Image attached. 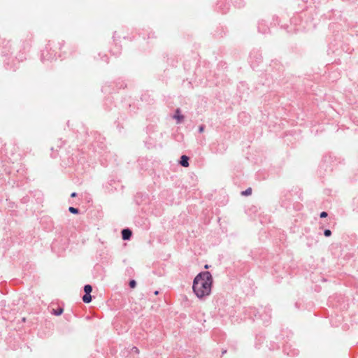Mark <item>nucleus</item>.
Returning a JSON list of instances; mask_svg holds the SVG:
<instances>
[{
  "label": "nucleus",
  "instance_id": "obj_1",
  "mask_svg": "<svg viewBox=\"0 0 358 358\" xmlns=\"http://www.w3.org/2000/svg\"><path fill=\"white\" fill-rule=\"evenodd\" d=\"M213 282V278L210 271L199 272L192 282L193 293L200 300L206 299L211 294Z\"/></svg>",
  "mask_w": 358,
  "mask_h": 358
},
{
  "label": "nucleus",
  "instance_id": "obj_2",
  "mask_svg": "<svg viewBox=\"0 0 358 358\" xmlns=\"http://www.w3.org/2000/svg\"><path fill=\"white\" fill-rule=\"evenodd\" d=\"M126 87L127 84L124 83V81L121 78H118L114 83H106L102 87L101 91L104 94H111L113 93H117L118 92L119 90L124 89Z\"/></svg>",
  "mask_w": 358,
  "mask_h": 358
},
{
  "label": "nucleus",
  "instance_id": "obj_3",
  "mask_svg": "<svg viewBox=\"0 0 358 358\" xmlns=\"http://www.w3.org/2000/svg\"><path fill=\"white\" fill-rule=\"evenodd\" d=\"M56 55L57 52L55 50H52V47L50 43H49L45 48L41 51V61H52L54 59H56Z\"/></svg>",
  "mask_w": 358,
  "mask_h": 358
},
{
  "label": "nucleus",
  "instance_id": "obj_4",
  "mask_svg": "<svg viewBox=\"0 0 358 358\" xmlns=\"http://www.w3.org/2000/svg\"><path fill=\"white\" fill-rule=\"evenodd\" d=\"M11 49L12 46L9 40L0 38V54H1L3 57H7L8 55L11 54Z\"/></svg>",
  "mask_w": 358,
  "mask_h": 358
},
{
  "label": "nucleus",
  "instance_id": "obj_5",
  "mask_svg": "<svg viewBox=\"0 0 358 358\" xmlns=\"http://www.w3.org/2000/svg\"><path fill=\"white\" fill-rule=\"evenodd\" d=\"M259 320L263 321V323L267 325L271 318V308L270 307L261 308V315H259Z\"/></svg>",
  "mask_w": 358,
  "mask_h": 358
},
{
  "label": "nucleus",
  "instance_id": "obj_6",
  "mask_svg": "<svg viewBox=\"0 0 358 358\" xmlns=\"http://www.w3.org/2000/svg\"><path fill=\"white\" fill-rule=\"evenodd\" d=\"M77 156L73 157V155L66 154V156L62 157L61 165L65 168L71 167L76 164Z\"/></svg>",
  "mask_w": 358,
  "mask_h": 358
},
{
  "label": "nucleus",
  "instance_id": "obj_7",
  "mask_svg": "<svg viewBox=\"0 0 358 358\" xmlns=\"http://www.w3.org/2000/svg\"><path fill=\"white\" fill-rule=\"evenodd\" d=\"M85 294L83 296L82 299L85 303H90L92 301L93 296L91 295L92 291V286L90 284L85 285L83 287Z\"/></svg>",
  "mask_w": 358,
  "mask_h": 358
},
{
  "label": "nucleus",
  "instance_id": "obj_8",
  "mask_svg": "<svg viewBox=\"0 0 358 358\" xmlns=\"http://www.w3.org/2000/svg\"><path fill=\"white\" fill-rule=\"evenodd\" d=\"M230 8V6L224 1L220 0L217 3L216 10L223 14L227 13Z\"/></svg>",
  "mask_w": 358,
  "mask_h": 358
},
{
  "label": "nucleus",
  "instance_id": "obj_9",
  "mask_svg": "<svg viewBox=\"0 0 358 358\" xmlns=\"http://www.w3.org/2000/svg\"><path fill=\"white\" fill-rule=\"evenodd\" d=\"M127 120V117L124 114H120L115 122L117 129L121 131L124 129V122Z\"/></svg>",
  "mask_w": 358,
  "mask_h": 358
},
{
  "label": "nucleus",
  "instance_id": "obj_10",
  "mask_svg": "<svg viewBox=\"0 0 358 358\" xmlns=\"http://www.w3.org/2000/svg\"><path fill=\"white\" fill-rule=\"evenodd\" d=\"M270 67L275 70L278 73H281L284 70V67L282 64L277 59H273L270 64Z\"/></svg>",
  "mask_w": 358,
  "mask_h": 358
},
{
  "label": "nucleus",
  "instance_id": "obj_11",
  "mask_svg": "<svg viewBox=\"0 0 358 358\" xmlns=\"http://www.w3.org/2000/svg\"><path fill=\"white\" fill-rule=\"evenodd\" d=\"M121 235H122V240L129 241V240H131V238L132 237L133 232H132L131 229H130L129 228H124V229H122Z\"/></svg>",
  "mask_w": 358,
  "mask_h": 358
},
{
  "label": "nucleus",
  "instance_id": "obj_12",
  "mask_svg": "<svg viewBox=\"0 0 358 358\" xmlns=\"http://www.w3.org/2000/svg\"><path fill=\"white\" fill-rule=\"evenodd\" d=\"M189 157L186 155H182L180 156V159L178 160V164L185 168H187L189 166Z\"/></svg>",
  "mask_w": 358,
  "mask_h": 358
},
{
  "label": "nucleus",
  "instance_id": "obj_13",
  "mask_svg": "<svg viewBox=\"0 0 358 358\" xmlns=\"http://www.w3.org/2000/svg\"><path fill=\"white\" fill-rule=\"evenodd\" d=\"M173 117V119L176 120V121L178 124L182 123L185 119V116L181 113V110L180 108H177L175 110Z\"/></svg>",
  "mask_w": 358,
  "mask_h": 358
},
{
  "label": "nucleus",
  "instance_id": "obj_14",
  "mask_svg": "<svg viewBox=\"0 0 358 358\" xmlns=\"http://www.w3.org/2000/svg\"><path fill=\"white\" fill-rule=\"evenodd\" d=\"M259 315H261V309H257L256 308H250L249 315L250 317H252L253 320H259Z\"/></svg>",
  "mask_w": 358,
  "mask_h": 358
},
{
  "label": "nucleus",
  "instance_id": "obj_15",
  "mask_svg": "<svg viewBox=\"0 0 358 358\" xmlns=\"http://www.w3.org/2000/svg\"><path fill=\"white\" fill-rule=\"evenodd\" d=\"M258 31L262 34H267L269 31L268 27L264 23V21H260L257 26Z\"/></svg>",
  "mask_w": 358,
  "mask_h": 358
},
{
  "label": "nucleus",
  "instance_id": "obj_16",
  "mask_svg": "<svg viewBox=\"0 0 358 358\" xmlns=\"http://www.w3.org/2000/svg\"><path fill=\"white\" fill-rule=\"evenodd\" d=\"M290 348L291 347L289 345H285L283 350L284 352L290 357L296 356L299 354L298 350L294 349L293 350H292Z\"/></svg>",
  "mask_w": 358,
  "mask_h": 358
},
{
  "label": "nucleus",
  "instance_id": "obj_17",
  "mask_svg": "<svg viewBox=\"0 0 358 358\" xmlns=\"http://www.w3.org/2000/svg\"><path fill=\"white\" fill-rule=\"evenodd\" d=\"M0 306L2 307L3 306V308H1V316L4 319V320H10V317L8 316V309H6L5 307H6V305H5V302L4 301H1L0 303Z\"/></svg>",
  "mask_w": 358,
  "mask_h": 358
},
{
  "label": "nucleus",
  "instance_id": "obj_18",
  "mask_svg": "<svg viewBox=\"0 0 358 358\" xmlns=\"http://www.w3.org/2000/svg\"><path fill=\"white\" fill-rule=\"evenodd\" d=\"M31 38L32 36L31 35L25 41L23 42V50L24 51H29L31 46Z\"/></svg>",
  "mask_w": 358,
  "mask_h": 358
},
{
  "label": "nucleus",
  "instance_id": "obj_19",
  "mask_svg": "<svg viewBox=\"0 0 358 358\" xmlns=\"http://www.w3.org/2000/svg\"><path fill=\"white\" fill-rule=\"evenodd\" d=\"M113 101V98L110 96L106 97L104 100L103 106L105 107V109L107 110H110L111 109L110 106L109 105H112Z\"/></svg>",
  "mask_w": 358,
  "mask_h": 358
},
{
  "label": "nucleus",
  "instance_id": "obj_20",
  "mask_svg": "<svg viewBox=\"0 0 358 358\" xmlns=\"http://www.w3.org/2000/svg\"><path fill=\"white\" fill-rule=\"evenodd\" d=\"M250 59L253 60L255 59V61L257 62V64L262 62V56L261 54H258L257 52H252L250 54Z\"/></svg>",
  "mask_w": 358,
  "mask_h": 358
},
{
  "label": "nucleus",
  "instance_id": "obj_21",
  "mask_svg": "<svg viewBox=\"0 0 358 358\" xmlns=\"http://www.w3.org/2000/svg\"><path fill=\"white\" fill-rule=\"evenodd\" d=\"M113 41L115 42V47L117 48V50H115V51L114 50L111 49V50H110V52H111L113 55H115L117 56L118 55H120V50H121V49H120V48H118V47H117V43H116V40H117V39H116V31H115V32L113 33Z\"/></svg>",
  "mask_w": 358,
  "mask_h": 358
},
{
  "label": "nucleus",
  "instance_id": "obj_22",
  "mask_svg": "<svg viewBox=\"0 0 358 358\" xmlns=\"http://www.w3.org/2000/svg\"><path fill=\"white\" fill-rule=\"evenodd\" d=\"M235 7L241 8L244 6V0H230Z\"/></svg>",
  "mask_w": 358,
  "mask_h": 358
},
{
  "label": "nucleus",
  "instance_id": "obj_23",
  "mask_svg": "<svg viewBox=\"0 0 358 358\" xmlns=\"http://www.w3.org/2000/svg\"><path fill=\"white\" fill-rule=\"evenodd\" d=\"M63 312H64V308L62 307H58L56 309H52L51 311V313L54 315L59 316L63 313Z\"/></svg>",
  "mask_w": 358,
  "mask_h": 358
},
{
  "label": "nucleus",
  "instance_id": "obj_24",
  "mask_svg": "<svg viewBox=\"0 0 358 358\" xmlns=\"http://www.w3.org/2000/svg\"><path fill=\"white\" fill-rule=\"evenodd\" d=\"M306 239L308 240V242L306 243L307 246L310 248L313 245L314 243H317V240H314L313 237L310 236H306Z\"/></svg>",
  "mask_w": 358,
  "mask_h": 358
},
{
  "label": "nucleus",
  "instance_id": "obj_25",
  "mask_svg": "<svg viewBox=\"0 0 358 358\" xmlns=\"http://www.w3.org/2000/svg\"><path fill=\"white\" fill-rule=\"evenodd\" d=\"M68 210L73 215H78L80 213V210L78 208H75L73 206L69 207Z\"/></svg>",
  "mask_w": 358,
  "mask_h": 358
},
{
  "label": "nucleus",
  "instance_id": "obj_26",
  "mask_svg": "<svg viewBox=\"0 0 358 358\" xmlns=\"http://www.w3.org/2000/svg\"><path fill=\"white\" fill-rule=\"evenodd\" d=\"M252 189L251 187L247 188L245 190L241 192V194L244 196H248L252 194Z\"/></svg>",
  "mask_w": 358,
  "mask_h": 358
},
{
  "label": "nucleus",
  "instance_id": "obj_27",
  "mask_svg": "<svg viewBox=\"0 0 358 358\" xmlns=\"http://www.w3.org/2000/svg\"><path fill=\"white\" fill-rule=\"evenodd\" d=\"M137 282L134 279H131L129 281V286L131 289H134L136 287Z\"/></svg>",
  "mask_w": 358,
  "mask_h": 358
},
{
  "label": "nucleus",
  "instance_id": "obj_28",
  "mask_svg": "<svg viewBox=\"0 0 358 358\" xmlns=\"http://www.w3.org/2000/svg\"><path fill=\"white\" fill-rule=\"evenodd\" d=\"M332 234L331 231L329 229H325L324 230V236L325 237H330Z\"/></svg>",
  "mask_w": 358,
  "mask_h": 358
},
{
  "label": "nucleus",
  "instance_id": "obj_29",
  "mask_svg": "<svg viewBox=\"0 0 358 358\" xmlns=\"http://www.w3.org/2000/svg\"><path fill=\"white\" fill-rule=\"evenodd\" d=\"M131 353L139 354V350L137 347L133 346L130 350Z\"/></svg>",
  "mask_w": 358,
  "mask_h": 358
},
{
  "label": "nucleus",
  "instance_id": "obj_30",
  "mask_svg": "<svg viewBox=\"0 0 358 358\" xmlns=\"http://www.w3.org/2000/svg\"><path fill=\"white\" fill-rule=\"evenodd\" d=\"M205 128H206V126L204 124H201L199 126V128H198V132L199 134H201L205 130Z\"/></svg>",
  "mask_w": 358,
  "mask_h": 358
},
{
  "label": "nucleus",
  "instance_id": "obj_31",
  "mask_svg": "<svg viewBox=\"0 0 358 358\" xmlns=\"http://www.w3.org/2000/svg\"><path fill=\"white\" fill-rule=\"evenodd\" d=\"M327 216H328V213H327V212H326V211H322V212H321V213H320V218H325V217H327Z\"/></svg>",
  "mask_w": 358,
  "mask_h": 358
},
{
  "label": "nucleus",
  "instance_id": "obj_32",
  "mask_svg": "<svg viewBox=\"0 0 358 358\" xmlns=\"http://www.w3.org/2000/svg\"><path fill=\"white\" fill-rule=\"evenodd\" d=\"M64 43H64V41H62V42H59V43H58V45H59V49L60 50H62V48L64 47Z\"/></svg>",
  "mask_w": 358,
  "mask_h": 358
},
{
  "label": "nucleus",
  "instance_id": "obj_33",
  "mask_svg": "<svg viewBox=\"0 0 358 358\" xmlns=\"http://www.w3.org/2000/svg\"><path fill=\"white\" fill-rule=\"evenodd\" d=\"M354 203L357 204L356 208H355V210H356L358 212V198H355L354 199Z\"/></svg>",
  "mask_w": 358,
  "mask_h": 358
},
{
  "label": "nucleus",
  "instance_id": "obj_34",
  "mask_svg": "<svg viewBox=\"0 0 358 358\" xmlns=\"http://www.w3.org/2000/svg\"><path fill=\"white\" fill-rule=\"evenodd\" d=\"M51 150L52 151V153L51 154V157L52 158H55L57 157V154H56V152H54L53 148H51Z\"/></svg>",
  "mask_w": 358,
  "mask_h": 358
},
{
  "label": "nucleus",
  "instance_id": "obj_35",
  "mask_svg": "<svg viewBox=\"0 0 358 358\" xmlns=\"http://www.w3.org/2000/svg\"><path fill=\"white\" fill-rule=\"evenodd\" d=\"M102 59H103V60H104L106 63H108V59H109V58H108V57L106 55H105L103 57V58H102Z\"/></svg>",
  "mask_w": 358,
  "mask_h": 358
},
{
  "label": "nucleus",
  "instance_id": "obj_36",
  "mask_svg": "<svg viewBox=\"0 0 358 358\" xmlns=\"http://www.w3.org/2000/svg\"><path fill=\"white\" fill-rule=\"evenodd\" d=\"M77 196H78V194H77L76 192H72V193L71 194V198L76 197Z\"/></svg>",
  "mask_w": 358,
  "mask_h": 358
},
{
  "label": "nucleus",
  "instance_id": "obj_37",
  "mask_svg": "<svg viewBox=\"0 0 358 358\" xmlns=\"http://www.w3.org/2000/svg\"><path fill=\"white\" fill-rule=\"evenodd\" d=\"M210 266H209V265H208V264H206V265L204 266V268L207 269V268H208Z\"/></svg>",
  "mask_w": 358,
  "mask_h": 358
},
{
  "label": "nucleus",
  "instance_id": "obj_38",
  "mask_svg": "<svg viewBox=\"0 0 358 358\" xmlns=\"http://www.w3.org/2000/svg\"><path fill=\"white\" fill-rule=\"evenodd\" d=\"M241 115H245V113H241V114L239 115V117H241Z\"/></svg>",
  "mask_w": 358,
  "mask_h": 358
},
{
  "label": "nucleus",
  "instance_id": "obj_39",
  "mask_svg": "<svg viewBox=\"0 0 358 358\" xmlns=\"http://www.w3.org/2000/svg\"><path fill=\"white\" fill-rule=\"evenodd\" d=\"M226 352H227V350H222V355H224V354H225Z\"/></svg>",
  "mask_w": 358,
  "mask_h": 358
},
{
  "label": "nucleus",
  "instance_id": "obj_40",
  "mask_svg": "<svg viewBox=\"0 0 358 358\" xmlns=\"http://www.w3.org/2000/svg\"><path fill=\"white\" fill-rule=\"evenodd\" d=\"M26 321V318L25 317H22V322H24Z\"/></svg>",
  "mask_w": 358,
  "mask_h": 358
},
{
  "label": "nucleus",
  "instance_id": "obj_41",
  "mask_svg": "<svg viewBox=\"0 0 358 358\" xmlns=\"http://www.w3.org/2000/svg\"><path fill=\"white\" fill-rule=\"evenodd\" d=\"M155 295H157L159 294V291H155L154 293Z\"/></svg>",
  "mask_w": 358,
  "mask_h": 358
},
{
  "label": "nucleus",
  "instance_id": "obj_42",
  "mask_svg": "<svg viewBox=\"0 0 358 358\" xmlns=\"http://www.w3.org/2000/svg\"><path fill=\"white\" fill-rule=\"evenodd\" d=\"M282 206H285V204L284 203V201H282Z\"/></svg>",
  "mask_w": 358,
  "mask_h": 358
}]
</instances>
